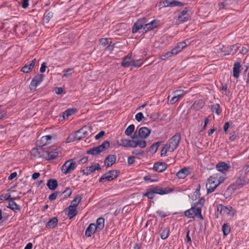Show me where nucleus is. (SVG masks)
<instances>
[{
	"instance_id": "1",
	"label": "nucleus",
	"mask_w": 249,
	"mask_h": 249,
	"mask_svg": "<svg viewBox=\"0 0 249 249\" xmlns=\"http://www.w3.org/2000/svg\"><path fill=\"white\" fill-rule=\"evenodd\" d=\"M225 178L226 177L220 173L214 174L211 176L206 184L207 193L213 192L220 184L224 181Z\"/></svg>"
},
{
	"instance_id": "2",
	"label": "nucleus",
	"mask_w": 249,
	"mask_h": 249,
	"mask_svg": "<svg viewBox=\"0 0 249 249\" xmlns=\"http://www.w3.org/2000/svg\"><path fill=\"white\" fill-rule=\"evenodd\" d=\"M249 172V166H245L240 171L239 176L235 182L231 185L234 189H238L249 182L248 174Z\"/></svg>"
},
{
	"instance_id": "3",
	"label": "nucleus",
	"mask_w": 249,
	"mask_h": 249,
	"mask_svg": "<svg viewBox=\"0 0 249 249\" xmlns=\"http://www.w3.org/2000/svg\"><path fill=\"white\" fill-rule=\"evenodd\" d=\"M89 128L88 126H83L75 132L70 135L66 140V142L69 143L79 141L87 137L89 135Z\"/></svg>"
},
{
	"instance_id": "4",
	"label": "nucleus",
	"mask_w": 249,
	"mask_h": 249,
	"mask_svg": "<svg viewBox=\"0 0 249 249\" xmlns=\"http://www.w3.org/2000/svg\"><path fill=\"white\" fill-rule=\"evenodd\" d=\"M119 145L125 147L136 148L139 147L141 148H144L146 146V142L145 140L138 139L137 140L121 139L118 141Z\"/></svg>"
},
{
	"instance_id": "5",
	"label": "nucleus",
	"mask_w": 249,
	"mask_h": 249,
	"mask_svg": "<svg viewBox=\"0 0 249 249\" xmlns=\"http://www.w3.org/2000/svg\"><path fill=\"white\" fill-rule=\"evenodd\" d=\"M184 215L189 218H194L195 217H198L203 220V217L201 214V209L197 206H194L189 210L184 212Z\"/></svg>"
},
{
	"instance_id": "6",
	"label": "nucleus",
	"mask_w": 249,
	"mask_h": 249,
	"mask_svg": "<svg viewBox=\"0 0 249 249\" xmlns=\"http://www.w3.org/2000/svg\"><path fill=\"white\" fill-rule=\"evenodd\" d=\"M76 162L72 159L67 160L62 166L61 171L64 174L67 175L75 170L76 168Z\"/></svg>"
},
{
	"instance_id": "7",
	"label": "nucleus",
	"mask_w": 249,
	"mask_h": 249,
	"mask_svg": "<svg viewBox=\"0 0 249 249\" xmlns=\"http://www.w3.org/2000/svg\"><path fill=\"white\" fill-rule=\"evenodd\" d=\"M217 211L222 216H233L235 212V210L230 206H225L222 204L217 206Z\"/></svg>"
},
{
	"instance_id": "8",
	"label": "nucleus",
	"mask_w": 249,
	"mask_h": 249,
	"mask_svg": "<svg viewBox=\"0 0 249 249\" xmlns=\"http://www.w3.org/2000/svg\"><path fill=\"white\" fill-rule=\"evenodd\" d=\"M109 142L107 141H106L100 145L90 148V149L88 150L87 153L88 154H90L92 155H96L101 153V152L104 151L105 150L107 149L109 147Z\"/></svg>"
},
{
	"instance_id": "9",
	"label": "nucleus",
	"mask_w": 249,
	"mask_h": 249,
	"mask_svg": "<svg viewBox=\"0 0 249 249\" xmlns=\"http://www.w3.org/2000/svg\"><path fill=\"white\" fill-rule=\"evenodd\" d=\"M186 93V91L183 90H177L174 91L172 94L173 96L171 97L168 96V100L169 104L173 105L177 103L179 100L182 98Z\"/></svg>"
},
{
	"instance_id": "10",
	"label": "nucleus",
	"mask_w": 249,
	"mask_h": 249,
	"mask_svg": "<svg viewBox=\"0 0 249 249\" xmlns=\"http://www.w3.org/2000/svg\"><path fill=\"white\" fill-rule=\"evenodd\" d=\"M117 170H112L104 174L99 179V182L110 181L116 178L119 174Z\"/></svg>"
},
{
	"instance_id": "11",
	"label": "nucleus",
	"mask_w": 249,
	"mask_h": 249,
	"mask_svg": "<svg viewBox=\"0 0 249 249\" xmlns=\"http://www.w3.org/2000/svg\"><path fill=\"white\" fill-rule=\"evenodd\" d=\"M181 140V135L179 133L175 134L169 140L168 143H166L170 149L174 151L178 146Z\"/></svg>"
},
{
	"instance_id": "12",
	"label": "nucleus",
	"mask_w": 249,
	"mask_h": 249,
	"mask_svg": "<svg viewBox=\"0 0 249 249\" xmlns=\"http://www.w3.org/2000/svg\"><path fill=\"white\" fill-rule=\"evenodd\" d=\"M215 168L218 172L222 173L221 175H223L226 177V172L230 169L231 165L229 163L221 161L216 165Z\"/></svg>"
},
{
	"instance_id": "13",
	"label": "nucleus",
	"mask_w": 249,
	"mask_h": 249,
	"mask_svg": "<svg viewBox=\"0 0 249 249\" xmlns=\"http://www.w3.org/2000/svg\"><path fill=\"white\" fill-rule=\"evenodd\" d=\"M151 133V130L146 127H141L138 130V135H135L132 138L133 139H136L138 137L141 139H145L147 138Z\"/></svg>"
},
{
	"instance_id": "14",
	"label": "nucleus",
	"mask_w": 249,
	"mask_h": 249,
	"mask_svg": "<svg viewBox=\"0 0 249 249\" xmlns=\"http://www.w3.org/2000/svg\"><path fill=\"white\" fill-rule=\"evenodd\" d=\"M44 79V75L42 74H38L36 75L32 79L30 85V89L31 90L35 89L43 81Z\"/></svg>"
},
{
	"instance_id": "15",
	"label": "nucleus",
	"mask_w": 249,
	"mask_h": 249,
	"mask_svg": "<svg viewBox=\"0 0 249 249\" xmlns=\"http://www.w3.org/2000/svg\"><path fill=\"white\" fill-rule=\"evenodd\" d=\"M101 170L100 165L98 163H93L91 166L87 167L86 169L82 170L83 175L88 176L93 173L96 170L99 171Z\"/></svg>"
},
{
	"instance_id": "16",
	"label": "nucleus",
	"mask_w": 249,
	"mask_h": 249,
	"mask_svg": "<svg viewBox=\"0 0 249 249\" xmlns=\"http://www.w3.org/2000/svg\"><path fill=\"white\" fill-rule=\"evenodd\" d=\"M152 188L154 190L155 194H159L160 195L168 194L174 191L173 189L169 187L162 188L159 186H155Z\"/></svg>"
},
{
	"instance_id": "17",
	"label": "nucleus",
	"mask_w": 249,
	"mask_h": 249,
	"mask_svg": "<svg viewBox=\"0 0 249 249\" xmlns=\"http://www.w3.org/2000/svg\"><path fill=\"white\" fill-rule=\"evenodd\" d=\"M58 155L57 149H53V150H48L45 151L43 155L44 157L47 160H52L55 159Z\"/></svg>"
},
{
	"instance_id": "18",
	"label": "nucleus",
	"mask_w": 249,
	"mask_h": 249,
	"mask_svg": "<svg viewBox=\"0 0 249 249\" xmlns=\"http://www.w3.org/2000/svg\"><path fill=\"white\" fill-rule=\"evenodd\" d=\"M146 22V19L145 18H142L139 19L134 25L132 28V32L135 33L137 32L139 30L143 28L144 26V23Z\"/></svg>"
},
{
	"instance_id": "19",
	"label": "nucleus",
	"mask_w": 249,
	"mask_h": 249,
	"mask_svg": "<svg viewBox=\"0 0 249 249\" xmlns=\"http://www.w3.org/2000/svg\"><path fill=\"white\" fill-rule=\"evenodd\" d=\"M95 232H98L97 228L95 224L91 223L86 230L85 236L87 237H91Z\"/></svg>"
},
{
	"instance_id": "20",
	"label": "nucleus",
	"mask_w": 249,
	"mask_h": 249,
	"mask_svg": "<svg viewBox=\"0 0 249 249\" xmlns=\"http://www.w3.org/2000/svg\"><path fill=\"white\" fill-rule=\"evenodd\" d=\"M153 168L157 172L161 173L167 169V165L164 162H158L154 164Z\"/></svg>"
},
{
	"instance_id": "21",
	"label": "nucleus",
	"mask_w": 249,
	"mask_h": 249,
	"mask_svg": "<svg viewBox=\"0 0 249 249\" xmlns=\"http://www.w3.org/2000/svg\"><path fill=\"white\" fill-rule=\"evenodd\" d=\"M65 213L67 214L70 219L74 217L77 214V209L69 206L65 210Z\"/></svg>"
},
{
	"instance_id": "22",
	"label": "nucleus",
	"mask_w": 249,
	"mask_h": 249,
	"mask_svg": "<svg viewBox=\"0 0 249 249\" xmlns=\"http://www.w3.org/2000/svg\"><path fill=\"white\" fill-rule=\"evenodd\" d=\"M186 42L185 41L178 43L175 47L172 49L175 55L177 54L180 52L183 48L186 46Z\"/></svg>"
},
{
	"instance_id": "23",
	"label": "nucleus",
	"mask_w": 249,
	"mask_h": 249,
	"mask_svg": "<svg viewBox=\"0 0 249 249\" xmlns=\"http://www.w3.org/2000/svg\"><path fill=\"white\" fill-rule=\"evenodd\" d=\"M190 173L188 168H184L178 171L177 173L176 176L179 179H184L189 175Z\"/></svg>"
},
{
	"instance_id": "24",
	"label": "nucleus",
	"mask_w": 249,
	"mask_h": 249,
	"mask_svg": "<svg viewBox=\"0 0 249 249\" xmlns=\"http://www.w3.org/2000/svg\"><path fill=\"white\" fill-rule=\"evenodd\" d=\"M190 18L189 15L186 10H183L180 12L178 17V20L180 22H184L187 21Z\"/></svg>"
},
{
	"instance_id": "25",
	"label": "nucleus",
	"mask_w": 249,
	"mask_h": 249,
	"mask_svg": "<svg viewBox=\"0 0 249 249\" xmlns=\"http://www.w3.org/2000/svg\"><path fill=\"white\" fill-rule=\"evenodd\" d=\"M133 58L131 56H126L121 63L122 66L128 68L131 66H133Z\"/></svg>"
},
{
	"instance_id": "26",
	"label": "nucleus",
	"mask_w": 249,
	"mask_h": 249,
	"mask_svg": "<svg viewBox=\"0 0 249 249\" xmlns=\"http://www.w3.org/2000/svg\"><path fill=\"white\" fill-rule=\"evenodd\" d=\"M241 64L237 62L234 64L233 68V76L235 78H238L240 72Z\"/></svg>"
},
{
	"instance_id": "27",
	"label": "nucleus",
	"mask_w": 249,
	"mask_h": 249,
	"mask_svg": "<svg viewBox=\"0 0 249 249\" xmlns=\"http://www.w3.org/2000/svg\"><path fill=\"white\" fill-rule=\"evenodd\" d=\"M116 160V157L114 155H109L106 158L105 164L107 167L111 166L115 163Z\"/></svg>"
},
{
	"instance_id": "28",
	"label": "nucleus",
	"mask_w": 249,
	"mask_h": 249,
	"mask_svg": "<svg viewBox=\"0 0 249 249\" xmlns=\"http://www.w3.org/2000/svg\"><path fill=\"white\" fill-rule=\"evenodd\" d=\"M157 26V22L155 20H153L150 22L144 23V30L148 31L153 30Z\"/></svg>"
},
{
	"instance_id": "29",
	"label": "nucleus",
	"mask_w": 249,
	"mask_h": 249,
	"mask_svg": "<svg viewBox=\"0 0 249 249\" xmlns=\"http://www.w3.org/2000/svg\"><path fill=\"white\" fill-rule=\"evenodd\" d=\"M57 218L56 217H53L46 223V228L47 229L53 228L57 225Z\"/></svg>"
},
{
	"instance_id": "30",
	"label": "nucleus",
	"mask_w": 249,
	"mask_h": 249,
	"mask_svg": "<svg viewBox=\"0 0 249 249\" xmlns=\"http://www.w3.org/2000/svg\"><path fill=\"white\" fill-rule=\"evenodd\" d=\"M95 226L97 228V231H100L104 227L105 219L103 217L98 218L96 222Z\"/></svg>"
},
{
	"instance_id": "31",
	"label": "nucleus",
	"mask_w": 249,
	"mask_h": 249,
	"mask_svg": "<svg viewBox=\"0 0 249 249\" xmlns=\"http://www.w3.org/2000/svg\"><path fill=\"white\" fill-rule=\"evenodd\" d=\"M47 185L49 189L51 190H55L57 187L58 183L56 180L54 179H50L48 180Z\"/></svg>"
},
{
	"instance_id": "32",
	"label": "nucleus",
	"mask_w": 249,
	"mask_h": 249,
	"mask_svg": "<svg viewBox=\"0 0 249 249\" xmlns=\"http://www.w3.org/2000/svg\"><path fill=\"white\" fill-rule=\"evenodd\" d=\"M7 207L13 211H20L21 210L20 206L17 204L14 200L12 199L9 201V204Z\"/></svg>"
},
{
	"instance_id": "33",
	"label": "nucleus",
	"mask_w": 249,
	"mask_h": 249,
	"mask_svg": "<svg viewBox=\"0 0 249 249\" xmlns=\"http://www.w3.org/2000/svg\"><path fill=\"white\" fill-rule=\"evenodd\" d=\"M204 103L202 100H198L194 102L192 107L195 110H198L204 106Z\"/></svg>"
},
{
	"instance_id": "34",
	"label": "nucleus",
	"mask_w": 249,
	"mask_h": 249,
	"mask_svg": "<svg viewBox=\"0 0 249 249\" xmlns=\"http://www.w3.org/2000/svg\"><path fill=\"white\" fill-rule=\"evenodd\" d=\"M82 199L81 196L78 195L72 200L70 206L76 209L77 206L80 203Z\"/></svg>"
},
{
	"instance_id": "35",
	"label": "nucleus",
	"mask_w": 249,
	"mask_h": 249,
	"mask_svg": "<svg viewBox=\"0 0 249 249\" xmlns=\"http://www.w3.org/2000/svg\"><path fill=\"white\" fill-rule=\"evenodd\" d=\"M155 196V192L152 188L146 190V192L143 196H147L149 199H153Z\"/></svg>"
},
{
	"instance_id": "36",
	"label": "nucleus",
	"mask_w": 249,
	"mask_h": 249,
	"mask_svg": "<svg viewBox=\"0 0 249 249\" xmlns=\"http://www.w3.org/2000/svg\"><path fill=\"white\" fill-rule=\"evenodd\" d=\"M76 110L75 109H67L64 113L63 117L64 119L68 118L69 116L72 115L76 112Z\"/></svg>"
},
{
	"instance_id": "37",
	"label": "nucleus",
	"mask_w": 249,
	"mask_h": 249,
	"mask_svg": "<svg viewBox=\"0 0 249 249\" xmlns=\"http://www.w3.org/2000/svg\"><path fill=\"white\" fill-rule=\"evenodd\" d=\"M135 129V125L134 124L129 125L124 131V134L127 136H131Z\"/></svg>"
},
{
	"instance_id": "38",
	"label": "nucleus",
	"mask_w": 249,
	"mask_h": 249,
	"mask_svg": "<svg viewBox=\"0 0 249 249\" xmlns=\"http://www.w3.org/2000/svg\"><path fill=\"white\" fill-rule=\"evenodd\" d=\"M168 151L171 152H173V150L170 149V148L169 147L168 145H167V144H165L160 151V156L161 157H164V156H166V153Z\"/></svg>"
},
{
	"instance_id": "39",
	"label": "nucleus",
	"mask_w": 249,
	"mask_h": 249,
	"mask_svg": "<svg viewBox=\"0 0 249 249\" xmlns=\"http://www.w3.org/2000/svg\"><path fill=\"white\" fill-rule=\"evenodd\" d=\"M160 142H157L153 144L149 148V152L152 154H155L158 150Z\"/></svg>"
},
{
	"instance_id": "40",
	"label": "nucleus",
	"mask_w": 249,
	"mask_h": 249,
	"mask_svg": "<svg viewBox=\"0 0 249 249\" xmlns=\"http://www.w3.org/2000/svg\"><path fill=\"white\" fill-rule=\"evenodd\" d=\"M231 231L230 225L228 223L224 224L222 226V231L224 236L228 235Z\"/></svg>"
},
{
	"instance_id": "41",
	"label": "nucleus",
	"mask_w": 249,
	"mask_h": 249,
	"mask_svg": "<svg viewBox=\"0 0 249 249\" xmlns=\"http://www.w3.org/2000/svg\"><path fill=\"white\" fill-rule=\"evenodd\" d=\"M33 65H30L28 63L25 65L24 67H23L21 70V71L24 73H28L29 72L33 69Z\"/></svg>"
},
{
	"instance_id": "42",
	"label": "nucleus",
	"mask_w": 249,
	"mask_h": 249,
	"mask_svg": "<svg viewBox=\"0 0 249 249\" xmlns=\"http://www.w3.org/2000/svg\"><path fill=\"white\" fill-rule=\"evenodd\" d=\"M212 109L213 112H214L217 115H219L221 112V111L220 109V106L217 104L213 105V106L212 107Z\"/></svg>"
},
{
	"instance_id": "43",
	"label": "nucleus",
	"mask_w": 249,
	"mask_h": 249,
	"mask_svg": "<svg viewBox=\"0 0 249 249\" xmlns=\"http://www.w3.org/2000/svg\"><path fill=\"white\" fill-rule=\"evenodd\" d=\"M169 236V230L167 229H163L160 233V237L162 239L165 240Z\"/></svg>"
},
{
	"instance_id": "44",
	"label": "nucleus",
	"mask_w": 249,
	"mask_h": 249,
	"mask_svg": "<svg viewBox=\"0 0 249 249\" xmlns=\"http://www.w3.org/2000/svg\"><path fill=\"white\" fill-rule=\"evenodd\" d=\"M170 2L171 1L169 0H164L160 2L159 6L161 7L170 6Z\"/></svg>"
},
{
	"instance_id": "45",
	"label": "nucleus",
	"mask_w": 249,
	"mask_h": 249,
	"mask_svg": "<svg viewBox=\"0 0 249 249\" xmlns=\"http://www.w3.org/2000/svg\"><path fill=\"white\" fill-rule=\"evenodd\" d=\"M63 72H64V74L62 76V77H67L71 75L74 71L72 68H69L66 70H64Z\"/></svg>"
},
{
	"instance_id": "46",
	"label": "nucleus",
	"mask_w": 249,
	"mask_h": 249,
	"mask_svg": "<svg viewBox=\"0 0 249 249\" xmlns=\"http://www.w3.org/2000/svg\"><path fill=\"white\" fill-rule=\"evenodd\" d=\"M170 3V7L182 6L184 5L183 2L178 0H172Z\"/></svg>"
},
{
	"instance_id": "47",
	"label": "nucleus",
	"mask_w": 249,
	"mask_h": 249,
	"mask_svg": "<svg viewBox=\"0 0 249 249\" xmlns=\"http://www.w3.org/2000/svg\"><path fill=\"white\" fill-rule=\"evenodd\" d=\"M143 63L142 60L141 59H138L136 61L133 62V66L135 67H140L142 66Z\"/></svg>"
},
{
	"instance_id": "48",
	"label": "nucleus",
	"mask_w": 249,
	"mask_h": 249,
	"mask_svg": "<svg viewBox=\"0 0 249 249\" xmlns=\"http://www.w3.org/2000/svg\"><path fill=\"white\" fill-rule=\"evenodd\" d=\"M204 202L205 199L203 198H201L194 205L197 206L198 207H200L202 210V207L204 203Z\"/></svg>"
},
{
	"instance_id": "49",
	"label": "nucleus",
	"mask_w": 249,
	"mask_h": 249,
	"mask_svg": "<svg viewBox=\"0 0 249 249\" xmlns=\"http://www.w3.org/2000/svg\"><path fill=\"white\" fill-rule=\"evenodd\" d=\"M143 118V114L142 112H139L135 115V119L138 122H141Z\"/></svg>"
},
{
	"instance_id": "50",
	"label": "nucleus",
	"mask_w": 249,
	"mask_h": 249,
	"mask_svg": "<svg viewBox=\"0 0 249 249\" xmlns=\"http://www.w3.org/2000/svg\"><path fill=\"white\" fill-rule=\"evenodd\" d=\"M57 195H58V193H57V192H54V193H52L49 196V200L52 201L55 200L56 198Z\"/></svg>"
},
{
	"instance_id": "51",
	"label": "nucleus",
	"mask_w": 249,
	"mask_h": 249,
	"mask_svg": "<svg viewBox=\"0 0 249 249\" xmlns=\"http://www.w3.org/2000/svg\"><path fill=\"white\" fill-rule=\"evenodd\" d=\"M31 155L34 157H39L40 154L38 151L37 148H33L31 151Z\"/></svg>"
},
{
	"instance_id": "52",
	"label": "nucleus",
	"mask_w": 249,
	"mask_h": 249,
	"mask_svg": "<svg viewBox=\"0 0 249 249\" xmlns=\"http://www.w3.org/2000/svg\"><path fill=\"white\" fill-rule=\"evenodd\" d=\"M47 68V63L45 62H43L41 64V67L40 68V71L41 73H43L45 71Z\"/></svg>"
},
{
	"instance_id": "53",
	"label": "nucleus",
	"mask_w": 249,
	"mask_h": 249,
	"mask_svg": "<svg viewBox=\"0 0 249 249\" xmlns=\"http://www.w3.org/2000/svg\"><path fill=\"white\" fill-rule=\"evenodd\" d=\"M72 191L70 188H67L63 192L66 197H69L71 194Z\"/></svg>"
},
{
	"instance_id": "54",
	"label": "nucleus",
	"mask_w": 249,
	"mask_h": 249,
	"mask_svg": "<svg viewBox=\"0 0 249 249\" xmlns=\"http://www.w3.org/2000/svg\"><path fill=\"white\" fill-rule=\"evenodd\" d=\"M143 179L145 181H149L150 182H154L156 181L155 180L152 178V176L151 175L145 176V177H144Z\"/></svg>"
},
{
	"instance_id": "55",
	"label": "nucleus",
	"mask_w": 249,
	"mask_h": 249,
	"mask_svg": "<svg viewBox=\"0 0 249 249\" xmlns=\"http://www.w3.org/2000/svg\"><path fill=\"white\" fill-rule=\"evenodd\" d=\"M29 5V0H22L21 6L23 8H26Z\"/></svg>"
},
{
	"instance_id": "56",
	"label": "nucleus",
	"mask_w": 249,
	"mask_h": 249,
	"mask_svg": "<svg viewBox=\"0 0 249 249\" xmlns=\"http://www.w3.org/2000/svg\"><path fill=\"white\" fill-rule=\"evenodd\" d=\"M135 159L134 157L131 156L128 158L127 162L128 164L132 165L135 162Z\"/></svg>"
},
{
	"instance_id": "57",
	"label": "nucleus",
	"mask_w": 249,
	"mask_h": 249,
	"mask_svg": "<svg viewBox=\"0 0 249 249\" xmlns=\"http://www.w3.org/2000/svg\"><path fill=\"white\" fill-rule=\"evenodd\" d=\"M105 135V132L103 131H102L100 132L99 133H98L95 136V139L96 140H99L100 138H101L102 137H103Z\"/></svg>"
},
{
	"instance_id": "58",
	"label": "nucleus",
	"mask_w": 249,
	"mask_h": 249,
	"mask_svg": "<svg viewBox=\"0 0 249 249\" xmlns=\"http://www.w3.org/2000/svg\"><path fill=\"white\" fill-rule=\"evenodd\" d=\"M99 41L100 44L104 46L108 44V40L107 38H101Z\"/></svg>"
},
{
	"instance_id": "59",
	"label": "nucleus",
	"mask_w": 249,
	"mask_h": 249,
	"mask_svg": "<svg viewBox=\"0 0 249 249\" xmlns=\"http://www.w3.org/2000/svg\"><path fill=\"white\" fill-rule=\"evenodd\" d=\"M64 91V89L62 88H56L55 89V92L56 94L59 95L62 93Z\"/></svg>"
},
{
	"instance_id": "60",
	"label": "nucleus",
	"mask_w": 249,
	"mask_h": 249,
	"mask_svg": "<svg viewBox=\"0 0 249 249\" xmlns=\"http://www.w3.org/2000/svg\"><path fill=\"white\" fill-rule=\"evenodd\" d=\"M51 138H52L51 136H50L49 135H46V136L42 137L41 138V140L42 141H46L45 143L44 144H46L47 141L51 140Z\"/></svg>"
},
{
	"instance_id": "61",
	"label": "nucleus",
	"mask_w": 249,
	"mask_h": 249,
	"mask_svg": "<svg viewBox=\"0 0 249 249\" xmlns=\"http://www.w3.org/2000/svg\"><path fill=\"white\" fill-rule=\"evenodd\" d=\"M164 54H165V57L167 58H169V57H172L173 55H175V54H174V52H173L172 50H171V51H170V52H167Z\"/></svg>"
},
{
	"instance_id": "62",
	"label": "nucleus",
	"mask_w": 249,
	"mask_h": 249,
	"mask_svg": "<svg viewBox=\"0 0 249 249\" xmlns=\"http://www.w3.org/2000/svg\"><path fill=\"white\" fill-rule=\"evenodd\" d=\"M17 176V173L16 172H14L10 174V175L8 177V179L10 180H12L15 178H16Z\"/></svg>"
},
{
	"instance_id": "63",
	"label": "nucleus",
	"mask_w": 249,
	"mask_h": 249,
	"mask_svg": "<svg viewBox=\"0 0 249 249\" xmlns=\"http://www.w3.org/2000/svg\"><path fill=\"white\" fill-rule=\"evenodd\" d=\"M227 5L226 1H223L219 3V9H223Z\"/></svg>"
},
{
	"instance_id": "64",
	"label": "nucleus",
	"mask_w": 249,
	"mask_h": 249,
	"mask_svg": "<svg viewBox=\"0 0 249 249\" xmlns=\"http://www.w3.org/2000/svg\"><path fill=\"white\" fill-rule=\"evenodd\" d=\"M53 15V14L52 12H49L48 13V14L45 16V19H46L47 22H48L49 19L52 18Z\"/></svg>"
}]
</instances>
